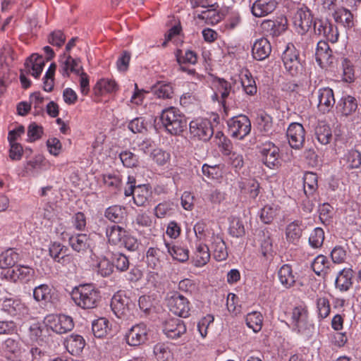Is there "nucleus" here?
Instances as JSON below:
<instances>
[{
  "label": "nucleus",
  "mask_w": 361,
  "mask_h": 361,
  "mask_svg": "<svg viewBox=\"0 0 361 361\" xmlns=\"http://www.w3.org/2000/svg\"><path fill=\"white\" fill-rule=\"evenodd\" d=\"M71 295L76 305L82 309L95 308L101 301L99 290L91 283L80 284L75 287Z\"/></svg>",
  "instance_id": "f257e3e1"
},
{
  "label": "nucleus",
  "mask_w": 361,
  "mask_h": 361,
  "mask_svg": "<svg viewBox=\"0 0 361 361\" xmlns=\"http://www.w3.org/2000/svg\"><path fill=\"white\" fill-rule=\"evenodd\" d=\"M160 120L166 130L173 135H180L188 126L186 117L175 107L164 109L161 111Z\"/></svg>",
  "instance_id": "f03ea898"
},
{
  "label": "nucleus",
  "mask_w": 361,
  "mask_h": 361,
  "mask_svg": "<svg viewBox=\"0 0 361 361\" xmlns=\"http://www.w3.org/2000/svg\"><path fill=\"white\" fill-rule=\"evenodd\" d=\"M281 59L286 72L292 77L302 75L304 64L300 58V51L293 44H288L282 54Z\"/></svg>",
  "instance_id": "7ed1b4c3"
},
{
  "label": "nucleus",
  "mask_w": 361,
  "mask_h": 361,
  "mask_svg": "<svg viewBox=\"0 0 361 361\" xmlns=\"http://www.w3.org/2000/svg\"><path fill=\"white\" fill-rule=\"evenodd\" d=\"M111 308L118 319L130 321L135 318V305L126 295H114L111 301Z\"/></svg>",
  "instance_id": "20e7f679"
},
{
  "label": "nucleus",
  "mask_w": 361,
  "mask_h": 361,
  "mask_svg": "<svg viewBox=\"0 0 361 361\" xmlns=\"http://www.w3.org/2000/svg\"><path fill=\"white\" fill-rule=\"evenodd\" d=\"M227 125L231 136L238 140L244 139L251 131V121L244 114H240L228 119Z\"/></svg>",
  "instance_id": "39448f33"
},
{
  "label": "nucleus",
  "mask_w": 361,
  "mask_h": 361,
  "mask_svg": "<svg viewBox=\"0 0 361 361\" xmlns=\"http://www.w3.org/2000/svg\"><path fill=\"white\" fill-rule=\"evenodd\" d=\"M149 329L143 322L136 324L128 329L124 335L126 343L137 347L145 343L149 339Z\"/></svg>",
  "instance_id": "423d86ee"
},
{
  "label": "nucleus",
  "mask_w": 361,
  "mask_h": 361,
  "mask_svg": "<svg viewBox=\"0 0 361 361\" xmlns=\"http://www.w3.org/2000/svg\"><path fill=\"white\" fill-rule=\"evenodd\" d=\"M167 306L170 311L180 317H188L190 314L188 300L178 292L171 293L166 298Z\"/></svg>",
  "instance_id": "0eeeda50"
},
{
  "label": "nucleus",
  "mask_w": 361,
  "mask_h": 361,
  "mask_svg": "<svg viewBox=\"0 0 361 361\" xmlns=\"http://www.w3.org/2000/svg\"><path fill=\"white\" fill-rule=\"evenodd\" d=\"M214 84L217 92L221 94L219 102L222 104L226 114H227L229 106H232L229 100L232 99L235 95V90L233 89L232 84L225 79L220 78H216L214 81Z\"/></svg>",
  "instance_id": "6e6552de"
},
{
  "label": "nucleus",
  "mask_w": 361,
  "mask_h": 361,
  "mask_svg": "<svg viewBox=\"0 0 361 361\" xmlns=\"http://www.w3.org/2000/svg\"><path fill=\"white\" fill-rule=\"evenodd\" d=\"M189 128L192 137L203 141H208L214 133L212 125L208 120L192 121Z\"/></svg>",
  "instance_id": "1a4fd4ad"
},
{
  "label": "nucleus",
  "mask_w": 361,
  "mask_h": 361,
  "mask_svg": "<svg viewBox=\"0 0 361 361\" xmlns=\"http://www.w3.org/2000/svg\"><path fill=\"white\" fill-rule=\"evenodd\" d=\"M286 135L290 146L295 149L303 147L305 140V130L299 123H292L289 125Z\"/></svg>",
  "instance_id": "9d476101"
},
{
  "label": "nucleus",
  "mask_w": 361,
  "mask_h": 361,
  "mask_svg": "<svg viewBox=\"0 0 361 361\" xmlns=\"http://www.w3.org/2000/svg\"><path fill=\"white\" fill-rule=\"evenodd\" d=\"M51 329L59 334L71 331L74 327L73 319L65 314L52 315L47 318Z\"/></svg>",
  "instance_id": "9b49d317"
},
{
  "label": "nucleus",
  "mask_w": 361,
  "mask_h": 361,
  "mask_svg": "<svg viewBox=\"0 0 361 361\" xmlns=\"http://www.w3.org/2000/svg\"><path fill=\"white\" fill-rule=\"evenodd\" d=\"M35 276V270L29 267L18 265L13 269H8L4 274V276L14 282L20 281L23 283L30 281Z\"/></svg>",
  "instance_id": "f8f14e48"
},
{
  "label": "nucleus",
  "mask_w": 361,
  "mask_h": 361,
  "mask_svg": "<svg viewBox=\"0 0 361 361\" xmlns=\"http://www.w3.org/2000/svg\"><path fill=\"white\" fill-rule=\"evenodd\" d=\"M313 16L307 6L298 9L294 16V25L300 29L301 34L307 32L312 26Z\"/></svg>",
  "instance_id": "ddd939ff"
},
{
  "label": "nucleus",
  "mask_w": 361,
  "mask_h": 361,
  "mask_svg": "<svg viewBox=\"0 0 361 361\" xmlns=\"http://www.w3.org/2000/svg\"><path fill=\"white\" fill-rule=\"evenodd\" d=\"M163 331L168 338L176 339L186 332V326L182 319L170 318L163 324Z\"/></svg>",
  "instance_id": "4468645a"
},
{
  "label": "nucleus",
  "mask_w": 361,
  "mask_h": 361,
  "mask_svg": "<svg viewBox=\"0 0 361 361\" xmlns=\"http://www.w3.org/2000/svg\"><path fill=\"white\" fill-rule=\"evenodd\" d=\"M262 28L268 35L278 37L283 33L288 27V20L286 17H279L275 20H266L262 23Z\"/></svg>",
  "instance_id": "2eb2a0df"
},
{
  "label": "nucleus",
  "mask_w": 361,
  "mask_h": 361,
  "mask_svg": "<svg viewBox=\"0 0 361 361\" xmlns=\"http://www.w3.org/2000/svg\"><path fill=\"white\" fill-rule=\"evenodd\" d=\"M260 153L262 161L267 167L272 169L279 164V149L274 143L264 144Z\"/></svg>",
  "instance_id": "dca6fc26"
},
{
  "label": "nucleus",
  "mask_w": 361,
  "mask_h": 361,
  "mask_svg": "<svg viewBox=\"0 0 361 361\" xmlns=\"http://www.w3.org/2000/svg\"><path fill=\"white\" fill-rule=\"evenodd\" d=\"M319 111L323 114L330 111L335 104L334 94L329 87L321 88L317 92Z\"/></svg>",
  "instance_id": "f3484780"
},
{
  "label": "nucleus",
  "mask_w": 361,
  "mask_h": 361,
  "mask_svg": "<svg viewBox=\"0 0 361 361\" xmlns=\"http://www.w3.org/2000/svg\"><path fill=\"white\" fill-rule=\"evenodd\" d=\"M30 338L39 345H43L49 342L50 339V329L47 325L39 323L30 326Z\"/></svg>",
  "instance_id": "a211bd4d"
},
{
  "label": "nucleus",
  "mask_w": 361,
  "mask_h": 361,
  "mask_svg": "<svg viewBox=\"0 0 361 361\" xmlns=\"http://www.w3.org/2000/svg\"><path fill=\"white\" fill-rule=\"evenodd\" d=\"M167 259V254L158 247H149L146 252V262L149 268L159 270Z\"/></svg>",
  "instance_id": "6ab92c4d"
},
{
  "label": "nucleus",
  "mask_w": 361,
  "mask_h": 361,
  "mask_svg": "<svg viewBox=\"0 0 361 361\" xmlns=\"http://www.w3.org/2000/svg\"><path fill=\"white\" fill-rule=\"evenodd\" d=\"M1 309L12 317L20 318L27 314L26 307L19 300L6 298L1 305Z\"/></svg>",
  "instance_id": "aec40b11"
},
{
  "label": "nucleus",
  "mask_w": 361,
  "mask_h": 361,
  "mask_svg": "<svg viewBox=\"0 0 361 361\" xmlns=\"http://www.w3.org/2000/svg\"><path fill=\"white\" fill-rule=\"evenodd\" d=\"M271 52V46L269 40L264 37L258 39L252 48L253 58L257 61H263L269 57Z\"/></svg>",
  "instance_id": "412c9836"
},
{
  "label": "nucleus",
  "mask_w": 361,
  "mask_h": 361,
  "mask_svg": "<svg viewBox=\"0 0 361 361\" xmlns=\"http://www.w3.org/2000/svg\"><path fill=\"white\" fill-rule=\"evenodd\" d=\"M357 106L358 104L356 98L348 94L340 99L336 108L342 116L348 117L356 111Z\"/></svg>",
  "instance_id": "4be33fe9"
},
{
  "label": "nucleus",
  "mask_w": 361,
  "mask_h": 361,
  "mask_svg": "<svg viewBox=\"0 0 361 361\" xmlns=\"http://www.w3.org/2000/svg\"><path fill=\"white\" fill-rule=\"evenodd\" d=\"M276 5V0H257L253 4L251 11L255 16L262 17L274 11Z\"/></svg>",
  "instance_id": "5701e85b"
},
{
  "label": "nucleus",
  "mask_w": 361,
  "mask_h": 361,
  "mask_svg": "<svg viewBox=\"0 0 361 361\" xmlns=\"http://www.w3.org/2000/svg\"><path fill=\"white\" fill-rule=\"evenodd\" d=\"M44 61L42 56L37 54H32L25 63L27 73H31L35 78H38L43 70Z\"/></svg>",
  "instance_id": "b1692460"
},
{
  "label": "nucleus",
  "mask_w": 361,
  "mask_h": 361,
  "mask_svg": "<svg viewBox=\"0 0 361 361\" xmlns=\"http://www.w3.org/2000/svg\"><path fill=\"white\" fill-rule=\"evenodd\" d=\"M211 250L214 258L219 262L224 261L228 257V250L224 240L219 235L212 238Z\"/></svg>",
  "instance_id": "393cba45"
},
{
  "label": "nucleus",
  "mask_w": 361,
  "mask_h": 361,
  "mask_svg": "<svg viewBox=\"0 0 361 361\" xmlns=\"http://www.w3.org/2000/svg\"><path fill=\"white\" fill-rule=\"evenodd\" d=\"M64 345L68 353L74 355L82 352L85 345V342L82 336L72 334L66 338Z\"/></svg>",
  "instance_id": "a878e982"
},
{
  "label": "nucleus",
  "mask_w": 361,
  "mask_h": 361,
  "mask_svg": "<svg viewBox=\"0 0 361 361\" xmlns=\"http://www.w3.org/2000/svg\"><path fill=\"white\" fill-rule=\"evenodd\" d=\"M352 277L353 270L351 269L341 270L335 281L336 288L342 292L348 291L353 285Z\"/></svg>",
  "instance_id": "bb28decb"
},
{
  "label": "nucleus",
  "mask_w": 361,
  "mask_h": 361,
  "mask_svg": "<svg viewBox=\"0 0 361 361\" xmlns=\"http://www.w3.org/2000/svg\"><path fill=\"white\" fill-rule=\"evenodd\" d=\"M152 191L149 185H139L135 189L133 201L137 207H146L149 204Z\"/></svg>",
  "instance_id": "cd10ccee"
},
{
  "label": "nucleus",
  "mask_w": 361,
  "mask_h": 361,
  "mask_svg": "<svg viewBox=\"0 0 361 361\" xmlns=\"http://www.w3.org/2000/svg\"><path fill=\"white\" fill-rule=\"evenodd\" d=\"M126 208L121 205H113L106 209L104 216L111 222L119 224L126 218Z\"/></svg>",
  "instance_id": "c85d7f7f"
},
{
  "label": "nucleus",
  "mask_w": 361,
  "mask_h": 361,
  "mask_svg": "<svg viewBox=\"0 0 361 361\" xmlns=\"http://www.w3.org/2000/svg\"><path fill=\"white\" fill-rule=\"evenodd\" d=\"M90 239L84 233L72 235L69 238V244L72 249L78 252H84L90 247Z\"/></svg>",
  "instance_id": "c756f323"
},
{
  "label": "nucleus",
  "mask_w": 361,
  "mask_h": 361,
  "mask_svg": "<svg viewBox=\"0 0 361 361\" xmlns=\"http://www.w3.org/2000/svg\"><path fill=\"white\" fill-rule=\"evenodd\" d=\"M118 85L114 80L102 78L97 81L93 90L97 96H101L105 93H113L117 91Z\"/></svg>",
  "instance_id": "7c9ffc66"
},
{
  "label": "nucleus",
  "mask_w": 361,
  "mask_h": 361,
  "mask_svg": "<svg viewBox=\"0 0 361 361\" xmlns=\"http://www.w3.org/2000/svg\"><path fill=\"white\" fill-rule=\"evenodd\" d=\"M210 257V250L207 245L199 244L193 257L194 265L197 267H203L209 261Z\"/></svg>",
  "instance_id": "2f4dec72"
},
{
  "label": "nucleus",
  "mask_w": 361,
  "mask_h": 361,
  "mask_svg": "<svg viewBox=\"0 0 361 361\" xmlns=\"http://www.w3.org/2000/svg\"><path fill=\"white\" fill-rule=\"evenodd\" d=\"M302 224L299 221L289 224L286 229V239L293 244H297L302 235Z\"/></svg>",
  "instance_id": "473e14b6"
},
{
  "label": "nucleus",
  "mask_w": 361,
  "mask_h": 361,
  "mask_svg": "<svg viewBox=\"0 0 361 361\" xmlns=\"http://www.w3.org/2000/svg\"><path fill=\"white\" fill-rule=\"evenodd\" d=\"M278 277L281 283L288 288L292 287L295 283V276L293 274V270L289 264H283L278 271Z\"/></svg>",
  "instance_id": "72a5a7b5"
},
{
  "label": "nucleus",
  "mask_w": 361,
  "mask_h": 361,
  "mask_svg": "<svg viewBox=\"0 0 361 361\" xmlns=\"http://www.w3.org/2000/svg\"><path fill=\"white\" fill-rule=\"evenodd\" d=\"M19 259V253L14 249H8L0 255V267L1 269L13 267Z\"/></svg>",
  "instance_id": "f704fd0d"
},
{
  "label": "nucleus",
  "mask_w": 361,
  "mask_h": 361,
  "mask_svg": "<svg viewBox=\"0 0 361 361\" xmlns=\"http://www.w3.org/2000/svg\"><path fill=\"white\" fill-rule=\"evenodd\" d=\"M257 124L260 132L267 135L272 133L273 119L272 117L264 111H260L257 116Z\"/></svg>",
  "instance_id": "c9c22d12"
},
{
  "label": "nucleus",
  "mask_w": 361,
  "mask_h": 361,
  "mask_svg": "<svg viewBox=\"0 0 361 361\" xmlns=\"http://www.w3.org/2000/svg\"><path fill=\"white\" fill-rule=\"evenodd\" d=\"M79 59H73L71 56H67L66 60L62 63L61 72L64 77H68L70 72L77 75L82 70L81 66H79Z\"/></svg>",
  "instance_id": "e433bc0d"
},
{
  "label": "nucleus",
  "mask_w": 361,
  "mask_h": 361,
  "mask_svg": "<svg viewBox=\"0 0 361 361\" xmlns=\"http://www.w3.org/2000/svg\"><path fill=\"white\" fill-rule=\"evenodd\" d=\"M126 231L118 225L107 226L106 228V235L110 243L117 245L122 242L125 237Z\"/></svg>",
  "instance_id": "4c0bfd02"
},
{
  "label": "nucleus",
  "mask_w": 361,
  "mask_h": 361,
  "mask_svg": "<svg viewBox=\"0 0 361 361\" xmlns=\"http://www.w3.org/2000/svg\"><path fill=\"white\" fill-rule=\"evenodd\" d=\"M312 268L317 276H325L330 271V262L326 256L320 255L314 259Z\"/></svg>",
  "instance_id": "58836bf2"
},
{
  "label": "nucleus",
  "mask_w": 361,
  "mask_h": 361,
  "mask_svg": "<svg viewBox=\"0 0 361 361\" xmlns=\"http://www.w3.org/2000/svg\"><path fill=\"white\" fill-rule=\"evenodd\" d=\"M334 18L337 23H341L344 27L350 28L354 25L353 16L345 8H339L335 10Z\"/></svg>",
  "instance_id": "ea45409f"
},
{
  "label": "nucleus",
  "mask_w": 361,
  "mask_h": 361,
  "mask_svg": "<svg viewBox=\"0 0 361 361\" xmlns=\"http://www.w3.org/2000/svg\"><path fill=\"white\" fill-rule=\"evenodd\" d=\"M51 288L47 284H41L35 287L33 290L34 299L37 302L47 303L51 301L52 298Z\"/></svg>",
  "instance_id": "a19ab883"
},
{
  "label": "nucleus",
  "mask_w": 361,
  "mask_h": 361,
  "mask_svg": "<svg viewBox=\"0 0 361 361\" xmlns=\"http://www.w3.org/2000/svg\"><path fill=\"white\" fill-rule=\"evenodd\" d=\"M167 252L173 259L180 262H185L189 259V250L186 248L178 245L170 246L169 243H165Z\"/></svg>",
  "instance_id": "79ce46f5"
},
{
  "label": "nucleus",
  "mask_w": 361,
  "mask_h": 361,
  "mask_svg": "<svg viewBox=\"0 0 361 361\" xmlns=\"http://www.w3.org/2000/svg\"><path fill=\"white\" fill-rule=\"evenodd\" d=\"M293 331L309 338L314 331V325L309 321L308 317L293 326Z\"/></svg>",
  "instance_id": "37998d69"
},
{
  "label": "nucleus",
  "mask_w": 361,
  "mask_h": 361,
  "mask_svg": "<svg viewBox=\"0 0 361 361\" xmlns=\"http://www.w3.org/2000/svg\"><path fill=\"white\" fill-rule=\"evenodd\" d=\"M315 135L321 144L327 145L332 138L331 130L324 123H319L315 128Z\"/></svg>",
  "instance_id": "c03bdc74"
},
{
  "label": "nucleus",
  "mask_w": 361,
  "mask_h": 361,
  "mask_svg": "<svg viewBox=\"0 0 361 361\" xmlns=\"http://www.w3.org/2000/svg\"><path fill=\"white\" fill-rule=\"evenodd\" d=\"M247 326L254 332H259L262 327L263 317L259 312L254 311L248 313L245 317Z\"/></svg>",
  "instance_id": "a18cd8bd"
},
{
  "label": "nucleus",
  "mask_w": 361,
  "mask_h": 361,
  "mask_svg": "<svg viewBox=\"0 0 361 361\" xmlns=\"http://www.w3.org/2000/svg\"><path fill=\"white\" fill-rule=\"evenodd\" d=\"M109 330V321L104 317H100L93 321L92 324V331L94 336L97 338L104 337Z\"/></svg>",
  "instance_id": "49530a36"
},
{
  "label": "nucleus",
  "mask_w": 361,
  "mask_h": 361,
  "mask_svg": "<svg viewBox=\"0 0 361 361\" xmlns=\"http://www.w3.org/2000/svg\"><path fill=\"white\" fill-rule=\"evenodd\" d=\"M304 193L305 195H312L317 188V176L312 172H307L303 178Z\"/></svg>",
  "instance_id": "de8ad7c7"
},
{
  "label": "nucleus",
  "mask_w": 361,
  "mask_h": 361,
  "mask_svg": "<svg viewBox=\"0 0 361 361\" xmlns=\"http://www.w3.org/2000/svg\"><path fill=\"white\" fill-rule=\"evenodd\" d=\"M68 248L67 247L57 242L51 243L49 248L50 256L54 259V261L58 262H60L61 259H63L68 255Z\"/></svg>",
  "instance_id": "09e8293b"
},
{
  "label": "nucleus",
  "mask_w": 361,
  "mask_h": 361,
  "mask_svg": "<svg viewBox=\"0 0 361 361\" xmlns=\"http://www.w3.org/2000/svg\"><path fill=\"white\" fill-rule=\"evenodd\" d=\"M277 212L278 206L274 204H267L262 208L260 211V219L264 224H271L276 217Z\"/></svg>",
  "instance_id": "8fccbe9b"
},
{
  "label": "nucleus",
  "mask_w": 361,
  "mask_h": 361,
  "mask_svg": "<svg viewBox=\"0 0 361 361\" xmlns=\"http://www.w3.org/2000/svg\"><path fill=\"white\" fill-rule=\"evenodd\" d=\"M176 61L180 66L186 63L195 64L197 61V56L195 51L187 50L183 55L181 49H177L176 51Z\"/></svg>",
  "instance_id": "3c124183"
},
{
  "label": "nucleus",
  "mask_w": 361,
  "mask_h": 361,
  "mask_svg": "<svg viewBox=\"0 0 361 361\" xmlns=\"http://www.w3.org/2000/svg\"><path fill=\"white\" fill-rule=\"evenodd\" d=\"M345 157L348 169H357L361 166V154L358 149H350Z\"/></svg>",
  "instance_id": "603ef678"
},
{
  "label": "nucleus",
  "mask_w": 361,
  "mask_h": 361,
  "mask_svg": "<svg viewBox=\"0 0 361 361\" xmlns=\"http://www.w3.org/2000/svg\"><path fill=\"white\" fill-rule=\"evenodd\" d=\"M197 18L201 20H204L205 23L209 25H215L221 20V16L215 8L202 11L200 14L197 15Z\"/></svg>",
  "instance_id": "864d4df0"
},
{
  "label": "nucleus",
  "mask_w": 361,
  "mask_h": 361,
  "mask_svg": "<svg viewBox=\"0 0 361 361\" xmlns=\"http://www.w3.org/2000/svg\"><path fill=\"white\" fill-rule=\"evenodd\" d=\"M112 262L114 267H115L120 271H125L130 267L128 258L121 252L113 253Z\"/></svg>",
  "instance_id": "5fc2aeb1"
},
{
  "label": "nucleus",
  "mask_w": 361,
  "mask_h": 361,
  "mask_svg": "<svg viewBox=\"0 0 361 361\" xmlns=\"http://www.w3.org/2000/svg\"><path fill=\"white\" fill-rule=\"evenodd\" d=\"M173 203L166 201L159 203L154 209V214L157 218L162 219L170 216L173 213Z\"/></svg>",
  "instance_id": "6e6d98bb"
},
{
  "label": "nucleus",
  "mask_w": 361,
  "mask_h": 361,
  "mask_svg": "<svg viewBox=\"0 0 361 361\" xmlns=\"http://www.w3.org/2000/svg\"><path fill=\"white\" fill-rule=\"evenodd\" d=\"M324 240V230L319 227L314 228L309 238L310 245L314 248H319L323 245Z\"/></svg>",
  "instance_id": "4d7b16f0"
},
{
  "label": "nucleus",
  "mask_w": 361,
  "mask_h": 361,
  "mask_svg": "<svg viewBox=\"0 0 361 361\" xmlns=\"http://www.w3.org/2000/svg\"><path fill=\"white\" fill-rule=\"evenodd\" d=\"M147 125L143 117H137L129 122L128 128L133 133H143L147 130Z\"/></svg>",
  "instance_id": "13d9d810"
},
{
  "label": "nucleus",
  "mask_w": 361,
  "mask_h": 361,
  "mask_svg": "<svg viewBox=\"0 0 361 361\" xmlns=\"http://www.w3.org/2000/svg\"><path fill=\"white\" fill-rule=\"evenodd\" d=\"M229 233L233 237L240 238L245 235V231L242 221L238 218H233L230 222Z\"/></svg>",
  "instance_id": "bf43d9fd"
},
{
  "label": "nucleus",
  "mask_w": 361,
  "mask_h": 361,
  "mask_svg": "<svg viewBox=\"0 0 361 361\" xmlns=\"http://www.w3.org/2000/svg\"><path fill=\"white\" fill-rule=\"evenodd\" d=\"M343 80L346 82H352L355 79L354 68L352 63L346 58L342 59Z\"/></svg>",
  "instance_id": "052dcab7"
},
{
  "label": "nucleus",
  "mask_w": 361,
  "mask_h": 361,
  "mask_svg": "<svg viewBox=\"0 0 361 361\" xmlns=\"http://www.w3.org/2000/svg\"><path fill=\"white\" fill-rule=\"evenodd\" d=\"M153 352L158 361H168L171 357V350L164 343L156 344Z\"/></svg>",
  "instance_id": "680f3d73"
},
{
  "label": "nucleus",
  "mask_w": 361,
  "mask_h": 361,
  "mask_svg": "<svg viewBox=\"0 0 361 361\" xmlns=\"http://www.w3.org/2000/svg\"><path fill=\"white\" fill-rule=\"evenodd\" d=\"M322 35L332 43L337 42L338 38L337 28L326 20H324V30Z\"/></svg>",
  "instance_id": "e2e57ef3"
},
{
  "label": "nucleus",
  "mask_w": 361,
  "mask_h": 361,
  "mask_svg": "<svg viewBox=\"0 0 361 361\" xmlns=\"http://www.w3.org/2000/svg\"><path fill=\"white\" fill-rule=\"evenodd\" d=\"M154 94L158 98L169 99L173 94V87L170 84H158L154 87Z\"/></svg>",
  "instance_id": "0e129e2a"
},
{
  "label": "nucleus",
  "mask_w": 361,
  "mask_h": 361,
  "mask_svg": "<svg viewBox=\"0 0 361 361\" xmlns=\"http://www.w3.org/2000/svg\"><path fill=\"white\" fill-rule=\"evenodd\" d=\"M119 157L123 166L128 168L135 167L138 164L137 157L133 152L126 150L120 153Z\"/></svg>",
  "instance_id": "69168bd1"
},
{
  "label": "nucleus",
  "mask_w": 361,
  "mask_h": 361,
  "mask_svg": "<svg viewBox=\"0 0 361 361\" xmlns=\"http://www.w3.org/2000/svg\"><path fill=\"white\" fill-rule=\"evenodd\" d=\"M47 161L41 156H36L34 159L27 163L26 169L28 171H39L46 169Z\"/></svg>",
  "instance_id": "338daca9"
},
{
  "label": "nucleus",
  "mask_w": 361,
  "mask_h": 361,
  "mask_svg": "<svg viewBox=\"0 0 361 361\" xmlns=\"http://www.w3.org/2000/svg\"><path fill=\"white\" fill-rule=\"evenodd\" d=\"M241 189L247 188L250 197L255 199L259 193V183L255 180H249L246 183H240Z\"/></svg>",
  "instance_id": "774afa93"
}]
</instances>
